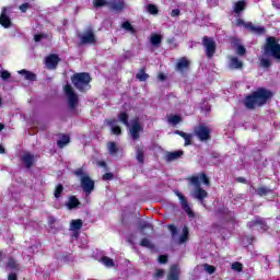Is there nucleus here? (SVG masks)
<instances>
[{
    "label": "nucleus",
    "mask_w": 280,
    "mask_h": 280,
    "mask_svg": "<svg viewBox=\"0 0 280 280\" xmlns=\"http://www.w3.org/2000/svg\"><path fill=\"white\" fill-rule=\"evenodd\" d=\"M161 43H163V36H161L160 34L151 35V45H153V47H159Z\"/></svg>",
    "instance_id": "obj_32"
},
{
    "label": "nucleus",
    "mask_w": 280,
    "mask_h": 280,
    "mask_svg": "<svg viewBox=\"0 0 280 280\" xmlns=\"http://www.w3.org/2000/svg\"><path fill=\"white\" fill-rule=\"evenodd\" d=\"M191 67V62L186 57H180L175 66L176 71L178 73H185V71H189V68Z\"/></svg>",
    "instance_id": "obj_12"
},
{
    "label": "nucleus",
    "mask_w": 280,
    "mask_h": 280,
    "mask_svg": "<svg viewBox=\"0 0 280 280\" xmlns=\"http://www.w3.org/2000/svg\"><path fill=\"white\" fill-rule=\"evenodd\" d=\"M136 159L140 165L145 163V147H136Z\"/></svg>",
    "instance_id": "obj_21"
},
{
    "label": "nucleus",
    "mask_w": 280,
    "mask_h": 280,
    "mask_svg": "<svg viewBox=\"0 0 280 280\" xmlns=\"http://www.w3.org/2000/svg\"><path fill=\"white\" fill-rule=\"evenodd\" d=\"M62 191H65V186H62V184H58L54 191V196L57 200L61 198Z\"/></svg>",
    "instance_id": "obj_35"
},
{
    "label": "nucleus",
    "mask_w": 280,
    "mask_h": 280,
    "mask_svg": "<svg viewBox=\"0 0 280 280\" xmlns=\"http://www.w3.org/2000/svg\"><path fill=\"white\" fill-rule=\"evenodd\" d=\"M189 241V228L186 225L183 228V233L178 238V244H185V242Z\"/></svg>",
    "instance_id": "obj_29"
},
{
    "label": "nucleus",
    "mask_w": 280,
    "mask_h": 280,
    "mask_svg": "<svg viewBox=\"0 0 280 280\" xmlns=\"http://www.w3.org/2000/svg\"><path fill=\"white\" fill-rule=\"evenodd\" d=\"M246 30H248L252 34H257L258 36H264V34H266V27L255 26L253 22H248V24H246Z\"/></svg>",
    "instance_id": "obj_18"
},
{
    "label": "nucleus",
    "mask_w": 280,
    "mask_h": 280,
    "mask_svg": "<svg viewBox=\"0 0 280 280\" xmlns=\"http://www.w3.org/2000/svg\"><path fill=\"white\" fill-rule=\"evenodd\" d=\"M129 119H130V117L128 116V114L126 112H121L118 114V121H120V124H122L127 128L130 127Z\"/></svg>",
    "instance_id": "obj_28"
},
{
    "label": "nucleus",
    "mask_w": 280,
    "mask_h": 280,
    "mask_svg": "<svg viewBox=\"0 0 280 280\" xmlns=\"http://www.w3.org/2000/svg\"><path fill=\"white\" fill-rule=\"evenodd\" d=\"M201 45L206 48V58L211 60V58L215 56V51L218 49L215 40H213L212 37L203 36L201 39Z\"/></svg>",
    "instance_id": "obj_6"
},
{
    "label": "nucleus",
    "mask_w": 280,
    "mask_h": 280,
    "mask_svg": "<svg viewBox=\"0 0 280 280\" xmlns=\"http://www.w3.org/2000/svg\"><path fill=\"white\" fill-rule=\"evenodd\" d=\"M122 28L127 30V32H130L131 34H135L137 32V30H135V27L132 26V24H130L129 21L122 23Z\"/></svg>",
    "instance_id": "obj_41"
},
{
    "label": "nucleus",
    "mask_w": 280,
    "mask_h": 280,
    "mask_svg": "<svg viewBox=\"0 0 280 280\" xmlns=\"http://www.w3.org/2000/svg\"><path fill=\"white\" fill-rule=\"evenodd\" d=\"M145 229H152V224L148 223V222H142L139 224V230L140 231H145Z\"/></svg>",
    "instance_id": "obj_50"
},
{
    "label": "nucleus",
    "mask_w": 280,
    "mask_h": 280,
    "mask_svg": "<svg viewBox=\"0 0 280 280\" xmlns=\"http://www.w3.org/2000/svg\"><path fill=\"white\" fill-rule=\"evenodd\" d=\"M22 163H24L26 170H31V167H34V155L32 153H24L21 156Z\"/></svg>",
    "instance_id": "obj_20"
},
{
    "label": "nucleus",
    "mask_w": 280,
    "mask_h": 280,
    "mask_svg": "<svg viewBox=\"0 0 280 280\" xmlns=\"http://www.w3.org/2000/svg\"><path fill=\"white\" fill-rule=\"evenodd\" d=\"M246 10V0H240L234 3V12L235 14H242Z\"/></svg>",
    "instance_id": "obj_26"
},
{
    "label": "nucleus",
    "mask_w": 280,
    "mask_h": 280,
    "mask_svg": "<svg viewBox=\"0 0 280 280\" xmlns=\"http://www.w3.org/2000/svg\"><path fill=\"white\" fill-rule=\"evenodd\" d=\"M65 93L68 97V106L71 110L78 108V94L73 91V88L70 84L65 85Z\"/></svg>",
    "instance_id": "obj_9"
},
{
    "label": "nucleus",
    "mask_w": 280,
    "mask_h": 280,
    "mask_svg": "<svg viewBox=\"0 0 280 280\" xmlns=\"http://www.w3.org/2000/svg\"><path fill=\"white\" fill-rule=\"evenodd\" d=\"M92 80L89 72H77L71 77L74 89L80 93H86V91L91 90Z\"/></svg>",
    "instance_id": "obj_3"
},
{
    "label": "nucleus",
    "mask_w": 280,
    "mask_h": 280,
    "mask_svg": "<svg viewBox=\"0 0 280 280\" xmlns=\"http://www.w3.org/2000/svg\"><path fill=\"white\" fill-rule=\"evenodd\" d=\"M194 135L199 139V141L205 142L211 139V129L205 125H198L194 129Z\"/></svg>",
    "instance_id": "obj_8"
},
{
    "label": "nucleus",
    "mask_w": 280,
    "mask_h": 280,
    "mask_svg": "<svg viewBox=\"0 0 280 280\" xmlns=\"http://www.w3.org/2000/svg\"><path fill=\"white\" fill-rule=\"evenodd\" d=\"M247 242H249V244H253L254 242H255V236H249L248 238H247Z\"/></svg>",
    "instance_id": "obj_64"
},
{
    "label": "nucleus",
    "mask_w": 280,
    "mask_h": 280,
    "mask_svg": "<svg viewBox=\"0 0 280 280\" xmlns=\"http://www.w3.org/2000/svg\"><path fill=\"white\" fill-rule=\"evenodd\" d=\"M30 8H32V4H31V3H27V2L22 3V4L20 5V10H21V12H23V13L27 12V10H30Z\"/></svg>",
    "instance_id": "obj_49"
},
{
    "label": "nucleus",
    "mask_w": 280,
    "mask_h": 280,
    "mask_svg": "<svg viewBox=\"0 0 280 280\" xmlns=\"http://www.w3.org/2000/svg\"><path fill=\"white\" fill-rule=\"evenodd\" d=\"M115 178V175L113 173H105L103 175V180H113Z\"/></svg>",
    "instance_id": "obj_55"
},
{
    "label": "nucleus",
    "mask_w": 280,
    "mask_h": 280,
    "mask_svg": "<svg viewBox=\"0 0 280 280\" xmlns=\"http://www.w3.org/2000/svg\"><path fill=\"white\" fill-rule=\"evenodd\" d=\"M74 176H79L80 178V184L81 188L86 194L90 196V194H93L95 191V180L89 176V174L84 173V168L79 167L74 171Z\"/></svg>",
    "instance_id": "obj_5"
},
{
    "label": "nucleus",
    "mask_w": 280,
    "mask_h": 280,
    "mask_svg": "<svg viewBox=\"0 0 280 280\" xmlns=\"http://www.w3.org/2000/svg\"><path fill=\"white\" fill-rule=\"evenodd\" d=\"M55 223H56V218L49 217L48 218V224L51 225V224H55Z\"/></svg>",
    "instance_id": "obj_62"
},
{
    "label": "nucleus",
    "mask_w": 280,
    "mask_h": 280,
    "mask_svg": "<svg viewBox=\"0 0 280 280\" xmlns=\"http://www.w3.org/2000/svg\"><path fill=\"white\" fill-rule=\"evenodd\" d=\"M272 91L266 88H258L245 96L243 104L247 110H255V108H261V106H266V104L272 100Z\"/></svg>",
    "instance_id": "obj_1"
},
{
    "label": "nucleus",
    "mask_w": 280,
    "mask_h": 280,
    "mask_svg": "<svg viewBox=\"0 0 280 280\" xmlns=\"http://www.w3.org/2000/svg\"><path fill=\"white\" fill-rule=\"evenodd\" d=\"M171 16L176 18L180 16V10L179 9H173L171 12Z\"/></svg>",
    "instance_id": "obj_57"
},
{
    "label": "nucleus",
    "mask_w": 280,
    "mask_h": 280,
    "mask_svg": "<svg viewBox=\"0 0 280 280\" xmlns=\"http://www.w3.org/2000/svg\"><path fill=\"white\" fill-rule=\"evenodd\" d=\"M8 280H19V276L16 273H9Z\"/></svg>",
    "instance_id": "obj_60"
},
{
    "label": "nucleus",
    "mask_w": 280,
    "mask_h": 280,
    "mask_svg": "<svg viewBox=\"0 0 280 280\" xmlns=\"http://www.w3.org/2000/svg\"><path fill=\"white\" fill-rule=\"evenodd\" d=\"M140 246H142L143 248H150V249L154 248V244H152V242L148 238H142L140 241Z\"/></svg>",
    "instance_id": "obj_39"
},
{
    "label": "nucleus",
    "mask_w": 280,
    "mask_h": 280,
    "mask_svg": "<svg viewBox=\"0 0 280 280\" xmlns=\"http://www.w3.org/2000/svg\"><path fill=\"white\" fill-rule=\"evenodd\" d=\"M264 56L273 58V60L280 62V44L277 37L269 36L266 38V43L264 45Z\"/></svg>",
    "instance_id": "obj_4"
},
{
    "label": "nucleus",
    "mask_w": 280,
    "mask_h": 280,
    "mask_svg": "<svg viewBox=\"0 0 280 280\" xmlns=\"http://www.w3.org/2000/svg\"><path fill=\"white\" fill-rule=\"evenodd\" d=\"M187 180L189 185H192L195 187L194 190V198L199 200V202H205L206 198H209V192L202 188V184L206 185V187H211V179L205 172H200L198 175H191L187 177Z\"/></svg>",
    "instance_id": "obj_2"
},
{
    "label": "nucleus",
    "mask_w": 280,
    "mask_h": 280,
    "mask_svg": "<svg viewBox=\"0 0 280 280\" xmlns=\"http://www.w3.org/2000/svg\"><path fill=\"white\" fill-rule=\"evenodd\" d=\"M256 226H259L260 231H264V233H266V231H268L269 229L268 223L266 222V219L259 215L254 217L252 221L247 222V228L250 229V231L256 229Z\"/></svg>",
    "instance_id": "obj_10"
},
{
    "label": "nucleus",
    "mask_w": 280,
    "mask_h": 280,
    "mask_svg": "<svg viewBox=\"0 0 280 280\" xmlns=\"http://www.w3.org/2000/svg\"><path fill=\"white\" fill-rule=\"evenodd\" d=\"M43 38H45V35H43V34H35L34 35L35 43H40L43 40Z\"/></svg>",
    "instance_id": "obj_56"
},
{
    "label": "nucleus",
    "mask_w": 280,
    "mask_h": 280,
    "mask_svg": "<svg viewBox=\"0 0 280 280\" xmlns=\"http://www.w3.org/2000/svg\"><path fill=\"white\" fill-rule=\"evenodd\" d=\"M59 63L60 57L56 54H51L45 58L47 69H57Z\"/></svg>",
    "instance_id": "obj_16"
},
{
    "label": "nucleus",
    "mask_w": 280,
    "mask_h": 280,
    "mask_svg": "<svg viewBox=\"0 0 280 280\" xmlns=\"http://www.w3.org/2000/svg\"><path fill=\"white\" fill-rule=\"evenodd\" d=\"M68 209H78L80 207V199L75 196H70L67 202Z\"/></svg>",
    "instance_id": "obj_25"
},
{
    "label": "nucleus",
    "mask_w": 280,
    "mask_h": 280,
    "mask_svg": "<svg viewBox=\"0 0 280 280\" xmlns=\"http://www.w3.org/2000/svg\"><path fill=\"white\" fill-rule=\"evenodd\" d=\"M163 277H165V270L156 269L153 275V279H163Z\"/></svg>",
    "instance_id": "obj_46"
},
{
    "label": "nucleus",
    "mask_w": 280,
    "mask_h": 280,
    "mask_svg": "<svg viewBox=\"0 0 280 280\" xmlns=\"http://www.w3.org/2000/svg\"><path fill=\"white\" fill-rule=\"evenodd\" d=\"M166 280H180V267L178 265H172L170 267Z\"/></svg>",
    "instance_id": "obj_17"
},
{
    "label": "nucleus",
    "mask_w": 280,
    "mask_h": 280,
    "mask_svg": "<svg viewBox=\"0 0 280 280\" xmlns=\"http://www.w3.org/2000/svg\"><path fill=\"white\" fill-rule=\"evenodd\" d=\"M136 79L139 80V82H145L150 79V74L145 72V67L139 70V72L136 74Z\"/></svg>",
    "instance_id": "obj_27"
},
{
    "label": "nucleus",
    "mask_w": 280,
    "mask_h": 280,
    "mask_svg": "<svg viewBox=\"0 0 280 280\" xmlns=\"http://www.w3.org/2000/svg\"><path fill=\"white\" fill-rule=\"evenodd\" d=\"M167 229L171 232L172 237H176V235H178V228H176V225L168 224Z\"/></svg>",
    "instance_id": "obj_44"
},
{
    "label": "nucleus",
    "mask_w": 280,
    "mask_h": 280,
    "mask_svg": "<svg viewBox=\"0 0 280 280\" xmlns=\"http://www.w3.org/2000/svg\"><path fill=\"white\" fill-rule=\"evenodd\" d=\"M0 25L4 27V30H10L12 27V19L8 16V8H3L0 13Z\"/></svg>",
    "instance_id": "obj_14"
},
{
    "label": "nucleus",
    "mask_w": 280,
    "mask_h": 280,
    "mask_svg": "<svg viewBox=\"0 0 280 280\" xmlns=\"http://www.w3.org/2000/svg\"><path fill=\"white\" fill-rule=\"evenodd\" d=\"M170 124H173V126H178L180 121H183V117L179 115H173L168 118Z\"/></svg>",
    "instance_id": "obj_37"
},
{
    "label": "nucleus",
    "mask_w": 280,
    "mask_h": 280,
    "mask_svg": "<svg viewBox=\"0 0 280 280\" xmlns=\"http://www.w3.org/2000/svg\"><path fill=\"white\" fill-rule=\"evenodd\" d=\"M230 69H244V62H242L237 57H231Z\"/></svg>",
    "instance_id": "obj_22"
},
{
    "label": "nucleus",
    "mask_w": 280,
    "mask_h": 280,
    "mask_svg": "<svg viewBox=\"0 0 280 280\" xmlns=\"http://www.w3.org/2000/svg\"><path fill=\"white\" fill-rule=\"evenodd\" d=\"M107 8L112 9L113 12H124V10H126V1L125 0H109L107 3Z\"/></svg>",
    "instance_id": "obj_15"
},
{
    "label": "nucleus",
    "mask_w": 280,
    "mask_h": 280,
    "mask_svg": "<svg viewBox=\"0 0 280 280\" xmlns=\"http://www.w3.org/2000/svg\"><path fill=\"white\" fill-rule=\"evenodd\" d=\"M236 183H242L243 185H246L247 180L244 177H236Z\"/></svg>",
    "instance_id": "obj_61"
},
{
    "label": "nucleus",
    "mask_w": 280,
    "mask_h": 280,
    "mask_svg": "<svg viewBox=\"0 0 280 280\" xmlns=\"http://www.w3.org/2000/svg\"><path fill=\"white\" fill-rule=\"evenodd\" d=\"M175 135H178L179 137H182V139H185L187 137V132L185 131H180V130H175L174 131Z\"/></svg>",
    "instance_id": "obj_58"
},
{
    "label": "nucleus",
    "mask_w": 280,
    "mask_h": 280,
    "mask_svg": "<svg viewBox=\"0 0 280 280\" xmlns=\"http://www.w3.org/2000/svg\"><path fill=\"white\" fill-rule=\"evenodd\" d=\"M192 137L194 136H191V133H187L186 135V137L184 138V140H185V145H191V143H192Z\"/></svg>",
    "instance_id": "obj_51"
},
{
    "label": "nucleus",
    "mask_w": 280,
    "mask_h": 280,
    "mask_svg": "<svg viewBox=\"0 0 280 280\" xmlns=\"http://www.w3.org/2000/svg\"><path fill=\"white\" fill-rule=\"evenodd\" d=\"M68 143H71V137L63 135L60 140L57 141L58 148H65V145H68Z\"/></svg>",
    "instance_id": "obj_33"
},
{
    "label": "nucleus",
    "mask_w": 280,
    "mask_h": 280,
    "mask_svg": "<svg viewBox=\"0 0 280 280\" xmlns=\"http://www.w3.org/2000/svg\"><path fill=\"white\" fill-rule=\"evenodd\" d=\"M102 264H104V266H106L107 268H113V266H115V261H113V259L110 257L107 256H103L101 258Z\"/></svg>",
    "instance_id": "obj_36"
},
{
    "label": "nucleus",
    "mask_w": 280,
    "mask_h": 280,
    "mask_svg": "<svg viewBox=\"0 0 280 280\" xmlns=\"http://www.w3.org/2000/svg\"><path fill=\"white\" fill-rule=\"evenodd\" d=\"M106 125L112 127V135L119 137L121 135V127L117 126V119L109 118L106 120Z\"/></svg>",
    "instance_id": "obj_19"
},
{
    "label": "nucleus",
    "mask_w": 280,
    "mask_h": 280,
    "mask_svg": "<svg viewBox=\"0 0 280 280\" xmlns=\"http://www.w3.org/2000/svg\"><path fill=\"white\" fill-rule=\"evenodd\" d=\"M174 194L179 199L183 211H185V213H187L189 218H194V210H191V207H189V201H187V197H185V195H183L178 190H175Z\"/></svg>",
    "instance_id": "obj_11"
},
{
    "label": "nucleus",
    "mask_w": 280,
    "mask_h": 280,
    "mask_svg": "<svg viewBox=\"0 0 280 280\" xmlns=\"http://www.w3.org/2000/svg\"><path fill=\"white\" fill-rule=\"evenodd\" d=\"M0 78H2L3 80H10V78H12V74L10 72H8L7 70H3V71H1Z\"/></svg>",
    "instance_id": "obj_52"
},
{
    "label": "nucleus",
    "mask_w": 280,
    "mask_h": 280,
    "mask_svg": "<svg viewBox=\"0 0 280 280\" xmlns=\"http://www.w3.org/2000/svg\"><path fill=\"white\" fill-rule=\"evenodd\" d=\"M83 222L81 219H75L70 222V229L71 231H80L83 226Z\"/></svg>",
    "instance_id": "obj_30"
},
{
    "label": "nucleus",
    "mask_w": 280,
    "mask_h": 280,
    "mask_svg": "<svg viewBox=\"0 0 280 280\" xmlns=\"http://www.w3.org/2000/svg\"><path fill=\"white\" fill-rule=\"evenodd\" d=\"M185 154L184 151H174V152H167L166 153V161L172 162L180 159Z\"/></svg>",
    "instance_id": "obj_24"
},
{
    "label": "nucleus",
    "mask_w": 280,
    "mask_h": 280,
    "mask_svg": "<svg viewBox=\"0 0 280 280\" xmlns=\"http://www.w3.org/2000/svg\"><path fill=\"white\" fill-rule=\"evenodd\" d=\"M211 156H212L213 159H220V154H219L218 152H212V153H211Z\"/></svg>",
    "instance_id": "obj_63"
},
{
    "label": "nucleus",
    "mask_w": 280,
    "mask_h": 280,
    "mask_svg": "<svg viewBox=\"0 0 280 280\" xmlns=\"http://www.w3.org/2000/svg\"><path fill=\"white\" fill-rule=\"evenodd\" d=\"M79 40L81 45H92L93 43H96L95 33L93 30H89L83 35H79Z\"/></svg>",
    "instance_id": "obj_13"
},
{
    "label": "nucleus",
    "mask_w": 280,
    "mask_h": 280,
    "mask_svg": "<svg viewBox=\"0 0 280 280\" xmlns=\"http://www.w3.org/2000/svg\"><path fill=\"white\" fill-rule=\"evenodd\" d=\"M19 73L20 75H24V79L27 80L28 82H36V73L25 69L20 70Z\"/></svg>",
    "instance_id": "obj_23"
},
{
    "label": "nucleus",
    "mask_w": 280,
    "mask_h": 280,
    "mask_svg": "<svg viewBox=\"0 0 280 280\" xmlns=\"http://www.w3.org/2000/svg\"><path fill=\"white\" fill-rule=\"evenodd\" d=\"M141 132H143V125L139 117L131 119V127L129 129V135L133 141H139L141 139Z\"/></svg>",
    "instance_id": "obj_7"
},
{
    "label": "nucleus",
    "mask_w": 280,
    "mask_h": 280,
    "mask_svg": "<svg viewBox=\"0 0 280 280\" xmlns=\"http://www.w3.org/2000/svg\"><path fill=\"white\" fill-rule=\"evenodd\" d=\"M257 194L260 196V197H264V196H268V194H272V190L267 188V187H258L257 189Z\"/></svg>",
    "instance_id": "obj_38"
},
{
    "label": "nucleus",
    "mask_w": 280,
    "mask_h": 280,
    "mask_svg": "<svg viewBox=\"0 0 280 280\" xmlns=\"http://www.w3.org/2000/svg\"><path fill=\"white\" fill-rule=\"evenodd\" d=\"M109 154H117L119 152V148L117 147V142H108L107 143Z\"/></svg>",
    "instance_id": "obj_34"
},
{
    "label": "nucleus",
    "mask_w": 280,
    "mask_h": 280,
    "mask_svg": "<svg viewBox=\"0 0 280 280\" xmlns=\"http://www.w3.org/2000/svg\"><path fill=\"white\" fill-rule=\"evenodd\" d=\"M158 78L161 82H165V80H167V77L163 72H160Z\"/></svg>",
    "instance_id": "obj_59"
},
{
    "label": "nucleus",
    "mask_w": 280,
    "mask_h": 280,
    "mask_svg": "<svg viewBox=\"0 0 280 280\" xmlns=\"http://www.w3.org/2000/svg\"><path fill=\"white\" fill-rule=\"evenodd\" d=\"M260 67L262 69H270V67H272V62L270 61V59L261 58L260 59Z\"/></svg>",
    "instance_id": "obj_40"
},
{
    "label": "nucleus",
    "mask_w": 280,
    "mask_h": 280,
    "mask_svg": "<svg viewBox=\"0 0 280 280\" xmlns=\"http://www.w3.org/2000/svg\"><path fill=\"white\" fill-rule=\"evenodd\" d=\"M20 267L21 265L16 262V259H14L13 257H9L7 268H10V270H19Z\"/></svg>",
    "instance_id": "obj_31"
},
{
    "label": "nucleus",
    "mask_w": 280,
    "mask_h": 280,
    "mask_svg": "<svg viewBox=\"0 0 280 280\" xmlns=\"http://www.w3.org/2000/svg\"><path fill=\"white\" fill-rule=\"evenodd\" d=\"M232 269L236 270V272H242V270H244V265H242L240 261H236L232 265Z\"/></svg>",
    "instance_id": "obj_48"
},
{
    "label": "nucleus",
    "mask_w": 280,
    "mask_h": 280,
    "mask_svg": "<svg viewBox=\"0 0 280 280\" xmlns=\"http://www.w3.org/2000/svg\"><path fill=\"white\" fill-rule=\"evenodd\" d=\"M242 25H243V27H245V30H246V25H248V22H245V21L242 20V19H237V20H236V26H237V27H242Z\"/></svg>",
    "instance_id": "obj_53"
},
{
    "label": "nucleus",
    "mask_w": 280,
    "mask_h": 280,
    "mask_svg": "<svg viewBox=\"0 0 280 280\" xmlns=\"http://www.w3.org/2000/svg\"><path fill=\"white\" fill-rule=\"evenodd\" d=\"M203 268H205L206 272H208V275H213L217 270L215 266H212L209 264H205Z\"/></svg>",
    "instance_id": "obj_45"
},
{
    "label": "nucleus",
    "mask_w": 280,
    "mask_h": 280,
    "mask_svg": "<svg viewBox=\"0 0 280 280\" xmlns=\"http://www.w3.org/2000/svg\"><path fill=\"white\" fill-rule=\"evenodd\" d=\"M236 54L237 56H246V47H244L243 45H237Z\"/></svg>",
    "instance_id": "obj_47"
},
{
    "label": "nucleus",
    "mask_w": 280,
    "mask_h": 280,
    "mask_svg": "<svg viewBox=\"0 0 280 280\" xmlns=\"http://www.w3.org/2000/svg\"><path fill=\"white\" fill-rule=\"evenodd\" d=\"M94 8H104V5L108 7V1L106 0H93Z\"/></svg>",
    "instance_id": "obj_42"
},
{
    "label": "nucleus",
    "mask_w": 280,
    "mask_h": 280,
    "mask_svg": "<svg viewBox=\"0 0 280 280\" xmlns=\"http://www.w3.org/2000/svg\"><path fill=\"white\" fill-rule=\"evenodd\" d=\"M147 10L149 14H153V15L159 14V8L155 4L150 3Z\"/></svg>",
    "instance_id": "obj_43"
},
{
    "label": "nucleus",
    "mask_w": 280,
    "mask_h": 280,
    "mask_svg": "<svg viewBox=\"0 0 280 280\" xmlns=\"http://www.w3.org/2000/svg\"><path fill=\"white\" fill-rule=\"evenodd\" d=\"M168 257L167 255H160L159 256V264H167Z\"/></svg>",
    "instance_id": "obj_54"
}]
</instances>
